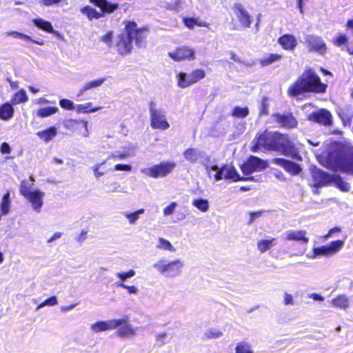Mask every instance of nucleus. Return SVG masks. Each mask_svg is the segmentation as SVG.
Returning <instances> with one entry per match:
<instances>
[{"instance_id":"f257e3e1","label":"nucleus","mask_w":353,"mask_h":353,"mask_svg":"<svg viewBox=\"0 0 353 353\" xmlns=\"http://www.w3.org/2000/svg\"><path fill=\"white\" fill-rule=\"evenodd\" d=\"M326 87L315 72L308 69L288 88V92L292 97H298L305 92L323 93Z\"/></svg>"},{"instance_id":"f03ea898","label":"nucleus","mask_w":353,"mask_h":353,"mask_svg":"<svg viewBox=\"0 0 353 353\" xmlns=\"http://www.w3.org/2000/svg\"><path fill=\"white\" fill-rule=\"evenodd\" d=\"M328 163L333 170L353 174V146L344 145L339 152L331 153Z\"/></svg>"},{"instance_id":"7ed1b4c3","label":"nucleus","mask_w":353,"mask_h":353,"mask_svg":"<svg viewBox=\"0 0 353 353\" xmlns=\"http://www.w3.org/2000/svg\"><path fill=\"white\" fill-rule=\"evenodd\" d=\"M311 176L310 185L314 188H320L334 183L339 189L344 192L349 191L350 188L349 183L344 181L339 175L330 174L316 168H313L311 170Z\"/></svg>"},{"instance_id":"20e7f679","label":"nucleus","mask_w":353,"mask_h":353,"mask_svg":"<svg viewBox=\"0 0 353 353\" xmlns=\"http://www.w3.org/2000/svg\"><path fill=\"white\" fill-rule=\"evenodd\" d=\"M152 267L163 276L171 279L181 274L184 263L179 259L170 261L161 258L153 263Z\"/></svg>"},{"instance_id":"39448f33","label":"nucleus","mask_w":353,"mask_h":353,"mask_svg":"<svg viewBox=\"0 0 353 353\" xmlns=\"http://www.w3.org/2000/svg\"><path fill=\"white\" fill-rule=\"evenodd\" d=\"M90 2L101 8V12L87 6L81 9V12L85 14L89 20L99 19L103 16V12L111 13L118 8L117 4H112L107 0H90Z\"/></svg>"},{"instance_id":"423d86ee","label":"nucleus","mask_w":353,"mask_h":353,"mask_svg":"<svg viewBox=\"0 0 353 353\" xmlns=\"http://www.w3.org/2000/svg\"><path fill=\"white\" fill-rule=\"evenodd\" d=\"M277 133V132L268 130H265L261 133H258L252 142V152H256L260 149L274 151Z\"/></svg>"},{"instance_id":"0eeeda50","label":"nucleus","mask_w":353,"mask_h":353,"mask_svg":"<svg viewBox=\"0 0 353 353\" xmlns=\"http://www.w3.org/2000/svg\"><path fill=\"white\" fill-rule=\"evenodd\" d=\"M183 156L187 162L201 165L210 173L211 158L204 150L197 148H189L183 151Z\"/></svg>"},{"instance_id":"6e6552de","label":"nucleus","mask_w":353,"mask_h":353,"mask_svg":"<svg viewBox=\"0 0 353 353\" xmlns=\"http://www.w3.org/2000/svg\"><path fill=\"white\" fill-rule=\"evenodd\" d=\"M274 151L290 157L296 160H301V157L296 150L294 143L290 140L288 135L277 133Z\"/></svg>"},{"instance_id":"1a4fd4ad","label":"nucleus","mask_w":353,"mask_h":353,"mask_svg":"<svg viewBox=\"0 0 353 353\" xmlns=\"http://www.w3.org/2000/svg\"><path fill=\"white\" fill-rule=\"evenodd\" d=\"M150 114L152 128L167 130L170 128L165 111L161 109H157L154 102L150 103Z\"/></svg>"},{"instance_id":"9d476101","label":"nucleus","mask_w":353,"mask_h":353,"mask_svg":"<svg viewBox=\"0 0 353 353\" xmlns=\"http://www.w3.org/2000/svg\"><path fill=\"white\" fill-rule=\"evenodd\" d=\"M210 170L216 172V174H214V179L216 181H220L223 178L225 179H232L234 181L245 180L251 181L253 179L252 177H241L236 170L232 166L224 165L221 168H219L217 165H214L210 167Z\"/></svg>"},{"instance_id":"9b49d317","label":"nucleus","mask_w":353,"mask_h":353,"mask_svg":"<svg viewBox=\"0 0 353 353\" xmlns=\"http://www.w3.org/2000/svg\"><path fill=\"white\" fill-rule=\"evenodd\" d=\"M174 166V163L161 162L150 168H142L141 172L152 178L163 177L170 173Z\"/></svg>"},{"instance_id":"f8f14e48","label":"nucleus","mask_w":353,"mask_h":353,"mask_svg":"<svg viewBox=\"0 0 353 353\" xmlns=\"http://www.w3.org/2000/svg\"><path fill=\"white\" fill-rule=\"evenodd\" d=\"M125 30L130 36L132 41L134 40L138 48H145L146 46V37L148 30L146 28H138L135 22H128L125 26Z\"/></svg>"},{"instance_id":"ddd939ff","label":"nucleus","mask_w":353,"mask_h":353,"mask_svg":"<svg viewBox=\"0 0 353 353\" xmlns=\"http://www.w3.org/2000/svg\"><path fill=\"white\" fill-rule=\"evenodd\" d=\"M344 245V241L342 240H337L332 241L328 245H321L313 249V255L310 256L312 259H315L319 256H330L338 252Z\"/></svg>"},{"instance_id":"4468645a","label":"nucleus","mask_w":353,"mask_h":353,"mask_svg":"<svg viewBox=\"0 0 353 353\" xmlns=\"http://www.w3.org/2000/svg\"><path fill=\"white\" fill-rule=\"evenodd\" d=\"M268 166L267 163L260 158L250 156L246 162L241 166V170L245 175H250L254 172H260L265 170Z\"/></svg>"},{"instance_id":"2eb2a0df","label":"nucleus","mask_w":353,"mask_h":353,"mask_svg":"<svg viewBox=\"0 0 353 353\" xmlns=\"http://www.w3.org/2000/svg\"><path fill=\"white\" fill-rule=\"evenodd\" d=\"M115 321L119 322V325L117 326V328H118L117 334L119 337L132 338L137 335L138 328L133 327L129 322V319L127 316L115 319Z\"/></svg>"},{"instance_id":"dca6fc26","label":"nucleus","mask_w":353,"mask_h":353,"mask_svg":"<svg viewBox=\"0 0 353 353\" xmlns=\"http://www.w3.org/2000/svg\"><path fill=\"white\" fill-rule=\"evenodd\" d=\"M281 238L287 241H296L302 244H307L309 242L307 232L305 230H288L284 232Z\"/></svg>"},{"instance_id":"f3484780","label":"nucleus","mask_w":353,"mask_h":353,"mask_svg":"<svg viewBox=\"0 0 353 353\" xmlns=\"http://www.w3.org/2000/svg\"><path fill=\"white\" fill-rule=\"evenodd\" d=\"M132 40L127 31L119 34L116 43L117 50L119 54L125 55L130 54L132 49Z\"/></svg>"},{"instance_id":"a211bd4d","label":"nucleus","mask_w":353,"mask_h":353,"mask_svg":"<svg viewBox=\"0 0 353 353\" xmlns=\"http://www.w3.org/2000/svg\"><path fill=\"white\" fill-rule=\"evenodd\" d=\"M194 50L189 47H182L176 49L173 52H168V56L175 61H181L185 59L194 60Z\"/></svg>"},{"instance_id":"6ab92c4d","label":"nucleus","mask_w":353,"mask_h":353,"mask_svg":"<svg viewBox=\"0 0 353 353\" xmlns=\"http://www.w3.org/2000/svg\"><path fill=\"white\" fill-rule=\"evenodd\" d=\"M308 119L324 125H332V115L325 109H320L308 114Z\"/></svg>"},{"instance_id":"aec40b11","label":"nucleus","mask_w":353,"mask_h":353,"mask_svg":"<svg viewBox=\"0 0 353 353\" xmlns=\"http://www.w3.org/2000/svg\"><path fill=\"white\" fill-rule=\"evenodd\" d=\"M45 193L38 189L33 190L32 192L24 197L31 203L32 208L37 213H39L43 205V196Z\"/></svg>"},{"instance_id":"412c9836","label":"nucleus","mask_w":353,"mask_h":353,"mask_svg":"<svg viewBox=\"0 0 353 353\" xmlns=\"http://www.w3.org/2000/svg\"><path fill=\"white\" fill-rule=\"evenodd\" d=\"M305 41L310 50L316 52L320 54H324L326 52V45L320 37L308 35L305 38Z\"/></svg>"},{"instance_id":"4be33fe9","label":"nucleus","mask_w":353,"mask_h":353,"mask_svg":"<svg viewBox=\"0 0 353 353\" xmlns=\"http://www.w3.org/2000/svg\"><path fill=\"white\" fill-rule=\"evenodd\" d=\"M119 321H116L115 319H108L107 321H99L94 323L91 324L90 330L97 334L100 332H105L108 330H112L117 328L119 325Z\"/></svg>"},{"instance_id":"5701e85b","label":"nucleus","mask_w":353,"mask_h":353,"mask_svg":"<svg viewBox=\"0 0 353 353\" xmlns=\"http://www.w3.org/2000/svg\"><path fill=\"white\" fill-rule=\"evenodd\" d=\"M239 21L244 28H250L251 23V16L244 8L242 4L236 3L232 8Z\"/></svg>"},{"instance_id":"b1692460","label":"nucleus","mask_w":353,"mask_h":353,"mask_svg":"<svg viewBox=\"0 0 353 353\" xmlns=\"http://www.w3.org/2000/svg\"><path fill=\"white\" fill-rule=\"evenodd\" d=\"M273 163L283 168L285 171L292 174H298L301 171L300 166L292 161L282 158H276L272 161Z\"/></svg>"},{"instance_id":"393cba45","label":"nucleus","mask_w":353,"mask_h":353,"mask_svg":"<svg viewBox=\"0 0 353 353\" xmlns=\"http://www.w3.org/2000/svg\"><path fill=\"white\" fill-rule=\"evenodd\" d=\"M274 117H275L276 122L282 127L291 128H294L297 125L296 120L291 114H276Z\"/></svg>"},{"instance_id":"a878e982","label":"nucleus","mask_w":353,"mask_h":353,"mask_svg":"<svg viewBox=\"0 0 353 353\" xmlns=\"http://www.w3.org/2000/svg\"><path fill=\"white\" fill-rule=\"evenodd\" d=\"M279 43L286 50H293L297 45V41L292 34H284L279 38Z\"/></svg>"},{"instance_id":"bb28decb","label":"nucleus","mask_w":353,"mask_h":353,"mask_svg":"<svg viewBox=\"0 0 353 353\" xmlns=\"http://www.w3.org/2000/svg\"><path fill=\"white\" fill-rule=\"evenodd\" d=\"M350 299L345 294H341L330 301L333 307L345 310L349 307Z\"/></svg>"},{"instance_id":"cd10ccee","label":"nucleus","mask_w":353,"mask_h":353,"mask_svg":"<svg viewBox=\"0 0 353 353\" xmlns=\"http://www.w3.org/2000/svg\"><path fill=\"white\" fill-rule=\"evenodd\" d=\"M177 85L181 88H185L194 83L192 74L180 72L176 76Z\"/></svg>"},{"instance_id":"c85d7f7f","label":"nucleus","mask_w":353,"mask_h":353,"mask_svg":"<svg viewBox=\"0 0 353 353\" xmlns=\"http://www.w3.org/2000/svg\"><path fill=\"white\" fill-rule=\"evenodd\" d=\"M38 137L45 142L52 140L57 134V129L56 127H50L45 130L38 132Z\"/></svg>"},{"instance_id":"c756f323","label":"nucleus","mask_w":353,"mask_h":353,"mask_svg":"<svg viewBox=\"0 0 353 353\" xmlns=\"http://www.w3.org/2000/svg\"><path fill=\"white\" fill-rule=\"evenodd\" d=\"M275 241V238L259 241L257 242V249L261 253H265L276 245Z\"/></svg>"},{"instance_id":"7c9ffc66","label":"nucleus","mask_w":353,"mask_h":353,"mask_svg":"<svg viewBox=\"0 0 353 353\" xmlns=\"http://www.w3.org/2000/svg\"><path fill=\"white\" fill-rule=\"evenodd\" d=\"M144 212V209H139L134 212L124 211L122 212L121 214L124 217L127 219L129 224L134 225L136 224L137 221L139 220L140 215L143 214Z\"/></svg>"},{"instance_id":"2f4dec72","label":"nucleus","mask_w":353,"mask_h":353,"mask_svg":"<svg viewBox=\"0 0 353 353\" xmlns=\"http://www.w3.org/2000/svg\"><path fill=\"white\" fill-rule=\"evenodd\" d=\"M14 108L9 103H6L0 107V118L9 120L13 117Z\"/></svg>"},{"instance_id":"473e14b6","label":"nucleus","mask_w":353,"mask_h":353,"mask_svg":"<svg viewBox=\"0 0 353 353\" xmlns=\"http://www.w3.org/2000/svg\"><path fill=\"white\" fill-rule=\"evenodd\" d=\"M156 248L163 251H168L170 252H175L176 248L172 245V243L163 237H159Z\"/></svg>"},{"instance_id":"72a5a7b5","label":"nucleus","mask_w":353,"mask_h":353,"mask_svg":"<svg viewBox=\"0 0 353 353\" xmlns=\"http://www.w3.org/2000/svg\"><path fill=\"white\" fill-rule=\"evenodd\" d=\"M10 192L8 191L3 196L1 204H0V209L1 214L3 215H6L10 212V208L11 204V201L10 199Z\"/></svg>"},{"instance_id":"f704fd0d","label":"nucleus","mask_w":353,"mask_h":353,"mask_svg":"<svg viewBox=\"0 0 353 353\" xmlns=\"http://www.w3.org/2000/svg\"><path fill=\"white\" fill-rule=\"evenodd\" d=\"M105 78H101L85 83L81 89L80 94H83L88 90L101 86L105 82Z\"/></svg>"},{"instance_id":"c9c22d12","label":"nucleus","mask_w":353,"mask_h":353,"mask_svg":"<svg viewBox=\"0 0 353 353\" xmlns=\"http://www.w3.org/2000/svg\"><path fill=\"white\" fill-rule=\"evenodd\" d=\"M32 22L39 28L50 33L53 32V28L51 23L42 19H34Z\"/></svg>"},{"instance_id":"e433bc0d","label":"nucleus","mask_w":353,"mask_h":353,"mask_svg":"<svg viewBox=\"0 0 353 353\" xmlns=\"http://www.w3.org/2000/svg\"><path fill=\"white\" fill-rule=\"evenodd\" d=\"M235 353H254V352L248 342L241 341L236 343Z\"/></svg>"},{"instance_id":"4c0bfd02","label":"nucleus","mask_w":353,"mask_h":353,"mask_svg":"<svg viewBox=\"0 0 353 353\" xmlns=\"http://www.w3.org/2000/svg\"><path fill=\"white\" fill-rule=\"evenodd\" d=\"M192 204L202 212H206L209 210V201L207 199H194Z\"/></svg>"},{"instance_id":"58836bf2","label":"nucleus","mask_w":353,"mask_h":353,"mask_svg":"<svg viewBox=\"0 0 353 353\" xmlns=\"http://www.w3.org/2000/svg\"><path fill=\"white\" fill-rule=\"evenodd\" d=\"M282 58L281 54H270L260 60V64L262 66H267L272 63L279 61Z\"/></svg>"},{"instance_id":"ea45409f","label":"nucleus","mask_w":353,"mask_h":353,"mask_svg":"<svg viewBox=\"0 0 353 353\" xmlns=\"http://www.w3.org/2000/svg\"><path fill=\"white\" fill-rule=\"evenodd\" d=\"M57 111L58 108L57 107H46L39 109L37 112V115L39 117L44 118L55 114Z\"/></svg>"},{"instance_id":"a19ab883","label":"nucleus","mask_w":353,"mask_h":353,"mask_svg":"<svg viewBox=\"0 0 353 353\" xmlns=\"http://www.w3.org/2000/svg\"><path fill=\"white\" fill-rule=\"evenodd\" d=\"M134 147L133 145H130L124 149L123 152H117L112 154V158L119 159H124L130 156L133 155Z\"/></svg>"},{"instance_id":"79ce46f5","label":"nucleus","mask_w":353,"mask_h":353,"mask_svg":"<svg viewBox=\"0 0 353 353\" xmlns=\"http://www.w3.org/2000/svg\"><path fill=\"white\" fill-rule=\"evenodd\" d=\"M28 99V98L26 95V91L23 89H21L14 94L12 99V103L13 104H19L26 102Z\"/></svg>"},{"instance_id":"37998d69","label":"nucleus","mask_w":353,"mask_h":353,"mask_svg":"<svg viewBox=\"0 0 353 353\" xmlns=\"http://www.w3.org/2000/svg\"><path fill=\"white\" fill-rule=\"evenodd\" d=\"M34 185L33 183H30L28 180H23L21 182L20 187H19V192L21 195L23 196H26L27 194H30L32 192L33 190H32V186Z\"/></svg>"},{"instance_id":"c03bdc74","label":"nucleus","mask_w":353,"mask_h":353,"mask_svg":"<svg viewBox=\"0 0 353 353\" xmlns=\"http://www.w3.org/2000/svg\"><path fill=\"white\" fill-rule=\"evenodd\" d=\"M154 336L156 345L159 347L166 344L169 341L168 334L165 332H157Z\"/></svg>"},{"instance_id":"a18cd8bd","label":"nucleus","mask_w":353,"mask_h":353,"mask_svg":"<svg viewBox=\"0 0 353 353\" xmlns=\"http://www.w3.org/2000/svg\"><path fill=\"white\" fill-rule=\"evenodd\" d=\"M249 114V110L248 108H240L239 106L235 107L232 111V116L238 118H245Z\"/></svg>"},{"instance_id":"49530a36","label":"nucleus","mask_w":353,"mask_h":353,"mask_svg":"<svg viewBox=\"0 0 353 353\" xmlns=\"http://www.w3.org/2000/svg\"><path fill=\"white\" fill-rule=\"evenodd\" d=\"M222 336L223 332L217 329H210L204 334V336L207 339H216L221 337Z\"/></svg>"},{"instance_id":"de8ad7c7","label":"nucleus","mask_w":353,"mask_h":353,"mask_svg":"<svg viewBox=\"0 0 353 353\" xmlns=\"http://www.w3.org/2000/svg\"><path fill=\"white\" fill-rule=\"evenodd\" d=\"M83 120H68L64 123V126L68 130H77L81 126Z\"/></svg>"},{"instance_id":"09e8293b","label":"nucleus","mask_w":353,"mask_h":353,"mask_svg":"<svg viewBox=\"0 0 353 353\" xmlns=\"http://www.w3.org/2000/svg\"><path fill=\"white\" fill-rule=\"evenodd\" d=\"M58 304L57 298L56 296H52L50 297L49 299L45 300L41 303H40L37 307V310H39L40 308L45 307V306H54Z\"/></svg>"},{"instance_id":"8fccbe9b","label":"nucleus","mask_w":353,"mask_h":353,"mask_svg":"<svg viewBox=\"0 0 353 353\" xmlns=\"http://www.w3.org/2000/svg\"><path fill=\"white\" fill-rule=\"evenodd\" d=\"M6 36H12L15 39H19L22 40H32V38L26 34L17 32V31H8L4 33Z\"/></svg>"},{"instance_id":"3c124183","label":"nucleus","mask_w":353,"mask_h":353,"mask_svg":"<svg viewBox=\"0 0 353 353\" xmlns=\"http://www.w3.org/2000/svg\"><path fill=\"white\" fill-rule=\"evenodd\" d=\"M178 204L176 202H171L168 205H167L163 210V214L164 216H169L174 214Z\"/></svg>"},{"instance_id":"603ef678","label":"nucleus","mask_w":353,"mask_h":353,"mask_svg":"<svg viewBox=\"0 0 353 353\" xmlns=\"http://www.w3.org/2000/svg\"><path fill=\"white\" fill-rule=\"evenodd\" d=\"M117 287H120L126 289L129 294H137L138 293V288L134 285H127L123 282H117L115 283Z\"/></svg>"},{"instance_id":"864d4df0","label":"nucleus","mask_w":353,"mask_h":353,"mask_svg":"<svg viewBox=\"0 0 353 353\" xmlns=\"http://www.w3.org/2000/svg\"><path fill=\"white\" fill-rule=\"evenodd\" d=\"M191 74H192L193 80L194 81V83H196L199 81L203 79L205 76V73L204 70H201V69L195 70L192 71V72H191Z\"/></svg>"},{"instance_id":"5fc2aeb1","label":"nucleus","mask_w":353,"mask_h":353,"mask_svg":"<svg viewBox=\"0 0 353 353\" xmlns=\"http://www.w3.org/2000/svg\"><path fill=\"white\" fill-rule=\"evenodd\" d=\"M112 32L109 31L105 34L101 36L99 40L105 43L108 47H111L112 44Z\"/></svg>"},{"instance_id":"6e6d98bb","label":"nucleus","mask_w":353,"mask_h":353,"mask_svg":"<svg viewBox=\"0 0 353 353\" xmlns=\"http://www.w3.org/2000/svg\"><path fill=\"white\" fill-rule=\"evenodd\" d=\"M269 99L268 97L263 98L260 104V114L267 115L269 108Z\"/></svg>"},{"instance_id":"4d7b16f0","label":"nucleus","mask_w":353,"mask_h":353,"mask_svg":"<svg viewBox=\"0 0 353 353\" xmlns=\"http://www.w3.org/2000/svg\"><path fill=\"white\" fill-rule=\"evenodd\" d=\"M102 107H97L90 110H88V106L85 104L79 105L77 108V110L79 112L87 113V112H95L101 110Z\"/></svg>"},{"instance_id":"13d9d810","label":"nucleus","mask_w":353,"mask_h":353,"mask_svg":"<svg viewBox=\"0 0 353 353\" xmlns=\"http://www.w3.org/2000/svg\"><path fill=\"white\" fill-rule=\"evenodd\" d=\"M283 304L284 305H293L294 304V300L292 294H289L287 292L283 293Z\"/></svg>"},{"instance_id":"bf43d9fd","label":"nucleus","mask_w":353,"mask_h":353,"mask_svg":"<svg viewBox=\"0 0 353 353\" xmlns=\"http://www.w3.org/2000/svg\"><path fill=\"white\" fill-rule=\"evenodd\" d=\"M185 26L189 29H193L196 26L197 19L194 17L185 18L183 19Z\"/></svg>"},{"instance_id":"052dcab7","label":"nucleus","mask_w":353,"mask_h":353,"mask_svg":"<svg viewBox=\"0 0 353 353\" xmlns=\"http://www.w3.org/2000/svg\"><path fill=\"white\" fill-rule=\"evenodd\" d=\"M263 213H264L263 210H260V211L254 212H250L249 213L250 219H249L248 223L249 225H251L254 221L255 219L261 217Z\"/></svg>"},{"instance_id":"680f3d73","label":"nucleus","mask_w":353,"mask_h":353,"mask_svg":"<svg viewBox=\"0 0 353 353\" xmlns=\"http://www.w3.org/2000/svg\"><path fill=\"white\" fill-rule=\"evenodd\" d=\"M61 108L67 110L74 109L73 102L69 99H61L59 101Z\"/></svg>"},{"instance_id":"e2e57ef3","label":"nucleus","mask_w":353,"mask_h":353,"mask_svg":"<svg viewBox=\"0 0 353 353\" xmlns=\"http://www.w3.org/2000/svg\"><path fill=\"white\" fill-rule=\"evenodd\" d=\"M103 164H104V162H102L101 163L96 164V165H93L92 168V169L94 172V176L97 179H99V177H101V176H103L104 174V172L99 171V168H100L101 165Z\"/></svg>"},{"instance_id":"0e129e2a","label":"nucleus","mask_w":353,"mask_h":353,"mask_svg":"<svg viewBox=\"0 0 353 353\" xmlns=\"http://www.w3.org/2000/svg\"><path fill=\"white\" fill-rule=\"evenodd\" d=\"M347 42V37L344 34L339 35L334 40V43L335 45L340 46L345 44Z\"/></svg>"},{"instance_id":"69168bd1","label":"nucleus","mask_w":353,"mask_h":353,"mask_svg":"<svg viewBox=\"0 0 353 353\" xmlns=\"http://www.w3.org/2000/svg\"><path fill=\"white\" fill-rule=\"evenodd\" d=\"M115 170H122V171H131L132 166L130 165H124V164H117L114 166Z\"/></svg>"},{"instance_id":"338daca9","label":"nucleus","mask_w":353,"mask_h":353,"mask_svg":"<svg viewBox=\"0 0 353 353\" xmlns=\"http://www.w3.org/2000/svg\"><path fill=\"white\" fill-rule=\"evenodd\" d=\"M62 0H40L39 3L45 6H50L60 3Z\"/></svg>"},{"instance_id":"774afa93","label":"nucleus","mask_w":353,"mask_h":353,"mask_svg":"<svg viewBox=\"0 0 353 353\" xmlns=\"http://www.w3.org/2000/svg\"><path fill=\"white\" fill-rule=\"evenodd\" d=\"M1 152L2 154H10V148L7 143H3L0 148Z\"/></svg>"}]
</instances>
